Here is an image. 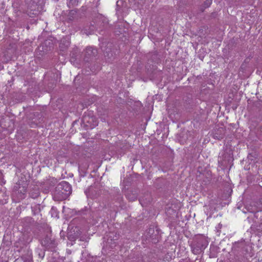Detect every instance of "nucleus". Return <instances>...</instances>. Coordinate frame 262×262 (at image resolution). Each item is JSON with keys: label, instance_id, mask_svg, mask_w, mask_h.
<instances>
[{"label": "nucleus", "instance_id": "39448f33", "mask_svg": "<svg viewBox=\"0 0 262 262\" xmlns=\"http://www.w3.org/2000/svg\"><path fill=\"white\" fill-rule=\"evenodd\" d=\"M82 122L83 123H88V126L92 128L98 125V121L95 117H90L89 115H84L82 117Z\"/></svg>", "mask_w": 262, "mask_h": 262}, {"label": "nucleus", "instance_id": "1a4fd4ad", "mask_svg": "<svg viewBox=\"0 0 262 262\" xmlns=\"http://www.w3.org/2000/svg\"><path fill=\"white\" fill-rule=\"evenodd\" d=\"M40 194L39 188L37 186H34L30 191V196L33 199L37 198Z\"/></svg>", "mask_w": 262, "mask_h": 262}, {"label": "nucleus", "instance_id": "6e6552de", "mask_svg": "<svg viewBox=\"0 0 262 262\" xmlns=\"http://www.w3.org/2000/svg\"><path fill=\"white\" fill-rule=\"evenodd\" d=\"M78 214L81 216H86L87 219H92L94 217V216L92 214L89 208L85 207L84 208L79 210L78 211ZM85 217V216H84Z\"/></svg>", "mask_w": 262, "mask_h": 262}, {"label": "nucleus", "instance_id": "f8f14e48", "mask_svg": "<svg viewBox=\"0 0 262 262\" xmlns=\"http://www.w3.org/2000/svg\"><path fill=\"white\" fill-rule=\"evenodd\" d=\"M126 196L130 201H134L137 198V194H133L132 195H131L129 192L126 193Z\"/></svg>", "mask_w": 262, "mask_h": 262}, {"label": "nucleus", "instance_id": "f03ea898", "mask_svg": "<svg viewBox=\"0 0 262 262\" xmlns=\"http://www.w3.org/2000/svg\"><path fill=\"white\" fill-rule=\"evenodd\" d=\"M208 242L205 236L200 235L198 236L194 243L191 245V250L194 254L201 253L207 247Z\"/></svg>", "mask_w": 262, "mask_h": 262}, {"label": "nucleus", "instance_id": "f257e3e1", "mask_svg": "<svg viewBox=\"0 0 262 262\" xmlns=\"http://www.w3.org/2000/svg\"><path fill=\"white\" fill-rule=\"evenodd\" d=\"M72 192L70 184L66 181H62L55 187L53 192V198L56 201L66 200Z\"/></svg>", "mask_w": 262, "mask_h": 262}, {"label": "nucleus", "instance_id": "4468645a", "mask_svg": "<svg viewBox=\"0 0 262 262\" xmlns=\"http://www.w3.org/2000/svg\"><path fill=\"white\" fill-rule=\"evenodd\" d=\"M32 259L30 257L24 259V262H32Z\"/></svg>", "mask_w": 262, "mask_h": 262}, {"label": "nucleus", "instance_id": "20e7f679", "mask_svg": "<svg viewBox=\"0 0 262 262\" xmlns=\"http://www.w3.org/2000/svg\"><path fill=\"white\" fill-rule=\"evenodd\" d=\"M41 245L47 248H54L56 244L50 233L47 234L41 241Z\"/></svg>", "mask_w": 262, "mask_h": 262}, {"label": "nucleus", "instance_id": "dca6fc26", "mask_svg": "<svg viewBox=\"0 0 262 262\" xmlns=\"http://www.w3.org/2000/svg\"><path fill=\"white\" fill-rule=\"evenodd\" d=\"M71 3L72 4H73V3L72 2V0H70V1L69 2V4H71Z\"/></svg>", "mask_w": 262, "mask_h": 262}, {"label": "nucleus", "instance_id": "423d86ee", "mask_svg": "<svg viewBox=\"0 0 262 262\" xmlns=\"http://www.w3.org/2000/svg\"><path fill=\"white\" fill-rule=\"evenodd\" d=\"M84 52V59L86 61H88L89 59L95 57L97 55V51L96 49H94L93 47H89L85 49Z\"/></svg>", "mask_w": 262, "mask_h": 262}, {"label": "nucleus", "instance_id": "9b49d317", "mask_svg": "<svg viewBox=\"0 0 262 262\" xmlns=\"http://www.w3.org/2000/svg\"><path fill=\"white\" fill-rule=\"evenodd\" d=\"M150 200L151 199H150V196H148V198L147 199H146V201H144L143 198H141L139 199V201H140V203L141 204V205L142 206H146V204H147L148 203L150 202Z\"/></svg>", "mask_w": 262, "mask_h": 262}, {"label": "nucleus", "instance_id": "2eb2a0df", "mask_svg": "<svg viewBox=\"0 0 262 262\" xmlns=\"http://www.w3.org/2000/svg\"><path fill=\"white\" fill-rule=\"evenodd\" d=\"M154 230L152 228H149V233H151L152 234V232H154Z\"/></svg>", "mask_w": 262, "mask_h": 262}, {"label": "nucleus", "instance_id": "9d476101", "mask_svg": "<svg viewBox=\"0 0 262 262\" xmlns=\"http://www.w3.org/2000/svg\"><path fill=\"white\" fill-rule=\"evenodd\" d=\"M32 211L34 215H36L39 213L40 211V206L39 204H35L31 207Z\"/></svg>", "mask_w": 262, "mask_h": 262}, {"label": "nucleus", "instance_id": "7ed1b4c3", "mask_svg": "<svg viewBox=\"0 0 262 262\" xmlns=\"http://www.w3.org/2000/svg\"><path fill=\"white\" fill-rule=\"evenodd\" d=\"M27 188L25 186L16 185L13 188V195H16L18 201L24 199L26 196Z\"/></svg>", "mask_w": 262, "mask_h": 262}, {"label": "nucleus", "instance_id": "0eeeda50", "mask_svg": "<svg viewBox=\"0 0 262 262\" xmlns=\"http://www.w3.org/2000/svg\"><path fill=\"white\" fill-rule=\"evenodd\" d=\"M225 133V129L223 127H220L214 130L213 133V137L215 139L220 140L223 138Z\"/></svg>", "mask_w": 262, "mask_h": 262}, {"label": "nucleus", "instance_id": "ddd939ff", "mask_svg": "<svg viewBox=\"0 0 262 262\" xmlns=\"http://www.w3.org/2000/svg\"><path fill=\"white\" fill-rule=\"evenodd\" d=\"M212 3V0H206L204 4H203V7L204 8H208Z\"/></svg>", "mask_w": 262, "mask_h": 262}]
</instances>
